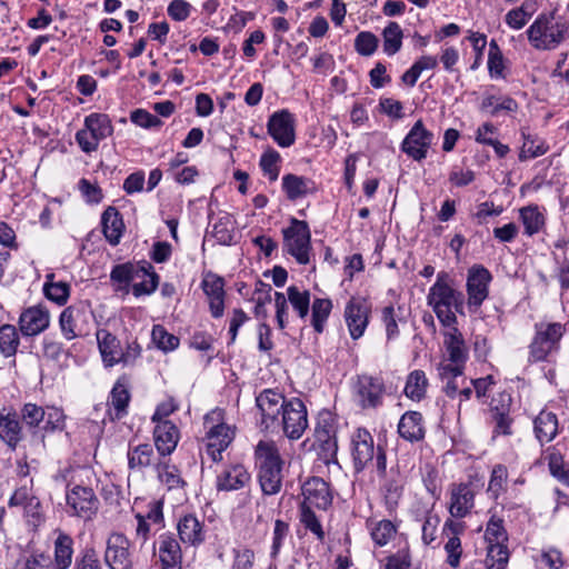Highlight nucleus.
Segmentation results:
<instances>
[{
    "mask_svg": "<svg viewBox=\"0 0 569 569\" xmlns=\"http://www.w3.org/2000/svg\"><path fill=\"white\" fill-rule=\"evenodd\" d=\"M50 325V313L42 306L24 309L19 317V328L23 336L33 337L43 332Z\"/></svg>",
    "mask_w": 569,
    "mask_h": 569,
    "instance_id": "nucleus-24",
    "label": "nucleus"
},
{
    "mask_svg": "<svg viewBox=\"0 0 569 569\" xmlns=\"http://www.w3.org/2000/svg\"><path fill=\"white\" fill-rule=\"evenodd\" d=\"M101 224L107 241L111 246H117L124 229L120 212L114 207H108L101 216Z\"/></svg>",
    "mask_w": 569,
    "mask_h": 569,
    "instance_id": "nucleus-34",
    "label": "nucleus"
},
{
    "mask_svg": "<svg viewBox=\"0 0 569 569\" xmlns=\"http://www.w3.org/2000/svg\"><path fill=\"white\" fill-rule=\"evenodd\" d=\"M280 416V427L277 431L282 430L284 436L291 440L300 439L308 427V413L305 403L298 398H292L288 400Z\"/></svg>",
    "mask_w": 569,
    "mask_h": 569,
    "instance_id": "nucleus-14",
    "label": "nucleus"
},
{
    "mask_svg": "<svg viewBox=\"0 0 569 569\" xmlns=\"http://www.w3.org/2000/svg\"><path fill=\"white\" fill-rule=\"evenodd\" d=\"M476 493L477 490L471 482L452 483L449 489L450 516L457 519L467 517L475 507Z\"/></svg>",
    "mask_w": 569,
    "mask_h": 569,
    "instance_id": "nucleus-19",
    "label": "nucleus"
},
{
    "mask_svg": "<svg viewBox=\"0 0 569 569\" xmlns=\"http://www.w3.org/2000/svg\"><path fill=\"white\" fill-rule=\"evenodd\" d=\"M158 479L168 487V489H177L182 488L186 482L180 476L178 468L173 465H170L166 460H161L158 467L156 468Z\"/></svg>",
    "mask_w": 569,
    "mask_h": 569,
    "instance_id": "nucleus-47",
    "label": "nucleus"
},
{
    "mask_svg": "<svg viewBox=\"0 0 569 569\" xmlns=\"http://www.w3.org/2000/svg\"><path fill=\"white\" fill-rule=\"evenodd\" d=\"M43 293L49 300L61 306L64 305L69 298L70 286L64 281L44 283Z\"/></svg>",
    "mask_w": 569,
    "mask_h": 569,
    "instance_id": "nucleus-54",
    "label": "nucleus"
},
{
    "mask_svg": "<svg viewBox=\"0 0 569 569\" xmlns=\"http://www.w3.org/2000/svg\"><path fill=\"white\" fill-rule=\"evenodd\" d=\"M20 345V337L14 326L2 325L0 327V352L3 357H14Z\"/></svg>",
    "mask_w": 569,
    "mask_h": 569,
    "instance_id": "nucleus-46",
    "label": "nucleus"
},
{
    "mask_svg": "<svg viewBox=\"0 0 569 569\" xmlns=\"http://www.w3.org/2000/svg\"><path fill=\"white\" fill-rule=\"evenodd\" d=\"M547 451L550 473L563 485L569 486V467L563 462L561 453L555 447H550Z\"/></svg>",
    "mask_w": 569,
    "mask_h": 569,
    "instance_id": "nucleus-49",
    "label": "nucleus"
},
{
    "mask_svg": "<svg viewBox=\"0 0 569 569\" xmlns=\"http://www.w3.org/2000/svg\"><path fill=\"white\" fill-rule=\"evenodd\" d=\"M433 141V133L429 131L421 120H418L409 130L401 143V151L415 161L426 159Z\"/></svg>",
    "mask_w": 569,
    "mask_h": 569,
    "instance_id": "nucleus-16",
    "label": "nucleus"
},
{
    "mask_svg": "<svg viewBox=\"0 0 569 569\" xmlns=\"http://www.w3.org/2000/svg\"><path fill=\"white\" fill-rule=\"evenodd\" d=\"M495 132H496V128H495L493 124H491L489 122L483 123L477 130L476 141L479 142V143H482V144L491 146L495 149L497 156L499 158H503L509 152V147L507 144L501 143L500 141H498V140H496L493 138L485 137V133L492 134Z\"/></svg>",
    "mask_w": 569,
    "mask_h": 569,
    "instance_id": "nucleus-51",
    "label": "nucleus"
},
{
    "mask_svg": "<svg viewBox=\"0 0 569 569\" xmlns=\"http://www.w3.org/2000/svg\"><path fill=\"white\" fill-rule=\"evenodd\" d=\"M533 430L540 445L552 441L558 435V418L551 411L542 410L533 420Z\"/></svg>",
    "mask_w": 569,
    "mask_h": 569,
    "instance_id": "nucleus-35",
    "label": "nucleus"
},
{
    "mask_svg": "<svg viewBox=\"0 0 569 569\" xmlns=\"http://www.w3.org/2000/svg\"><path fill=\"white\" fill-rule=\"evenodd\" d=\"M83 127L93 136L98 141H102L113 133V126L111 119L106 113L93 112L84 118Z\"/></svg>",
    "mask_w": 569,
    "mask_h": 569,
    "instance_id": "nucleus-37",
    "label": "nucleus"
},
{
    "mask_svg": "<svg viewBox=\"0 0 569 569\" xmlns=\"http://www.w3.org/2000/svg\"><path fill=\"white\" fill-rule=\"evenodd\" d=\"M428 379L422 370L409 373L405 386V395L411 400H421L427 391Z\"/></svg>",
    "mask_w": 569,
    "mask_h": 569,
    "instance_id": "nucleus-44",
    "label": "nucleus"
},
{
    "mask_svg": "<svg viewBox=\"0 0 569 569\" xmlns=\"http://www.w3.org/2000/svg\"><path fill=\"white\" fill-rule=\"evenodd\" d=\"M282 189L287 198L295 201L315 190L313 182L301 176L288 173L282 177Z\"/></svg>",
    "mask_w": 569,
    "mask_h": 569,
    "instance_id": "nucleus-36",
    "label": "nucleus"
},
{
    "mask_svg": "<svg viewBox=\"0 0 569 569\" xmlns=\"http://www.w3.org/2000/svg\"><path fill=\"white\" fill-rule=\"evenodd\" d=\"M279 161L280 154L273 149H268L260 158V168L270 181H276L279 177Z\"/></svg>",
    "mask_w": 569,
    "mask_h": 569,
    "instance_id": "nucleus-53",
    "label": "nucleus"
},
{
    "mask_svg": "<svg viewBox=\"0 0 569 569\" xmlns=\"http://www.w3.org/2000/svg\"><path fill=\"white\" fill-rule=\"evenodd\" d=\"M96 336L103 363L107 367H112L117 363H120L122 358V349L117 337L104 329L98 330Z\"/></svg>",
    "mask_w": 569,
    "mask_h": 569,
    "instance_id": "nucleus-31",
    "label": "nucleus"
},
{
    "mask_svg": "<svg viewBox=\"0 0 569 569\" xmlns=\"http://www.w3.org/2000/svg\"><path fill=\"white\" fill-rule=\"evenodd\" d=\"M379 44V39L369 31H361L355 39V48L357 52L363 57L372 56Z\"/></svg>",
    "mask_w": 569,
    "mask_h": 569,
    "instance_id": "nucleus-55",
    "label": "nucleus"
},
{
    "mask_svg": "<svg viewBox=\"0 0 569 569\" xmlns=\"http://www.w3.org/2000/svg\"><path fill=\"white\" fill-rule=\"evenodd\" d=\"M300 521L305 528L316 535L319 540H323L325 532L322 530V526L315 512L308 506L300 507Z\"/></svg>",
    "mask_w": 569,
    "mask_h": 569,
    "instance_id": "nucleus-60",
    "label": "nucleus"
},
{
    "mask_svg": "<svg viewBox=\"0 0 569 569\" xmlns=\"http://www.w3.org/2000/svg\"><path fill=\"white\" fill-rule=\"evenodd\" d=\"M212 236L221 244H230L232 242L234 234L229 217H222L213 224Z\"/></svg>",
    "mask_w": 569,
    "mask_h": 569,
    "instance_id": "nucleus-61",
    "label": "nucleus"
},
{
    "mask_svg": "<svg viewBox=\"0 0 569 569\" xmlns=\"http://www.w3.org/2000/svg\"><path fill=\"white\" fill-rule=\"evenodd\" d=\"M151 337L156 346L163 351H172L179 346V338L169 333L161 325L153 326Z\"/></svg>",
    "mask_w": 569,
    "mask_h": 569,
    "instance_id": "nucleus-52",
    "label": "nucleus"
},
{
    "mask_svg": "<svg viewBox=\"0 0 569 569\" xmlns=\"http://www.w3.org/2000/svg\"><path fill=\"white\" fill-rule=\"evenodd\" d=\"M287 403L284 396L274 389H264L256 397V405L261 416V426L266 430L274 432L279 429V417Z\"/></svg>",
    "mask_w": 569,
    "mask_h": 569,
    "instance_id": "nucleus-13",
    "label": "nucleus"
},
{
    "mask_svg": "<svg viewBox=\"0 0 569 569\" xmlns=\"http://www.w3.org/2000/svg\"><path fill=\"white\" fill-rule=\"evenodd\" d=\"M201 287L208 298L209 308L213 318H220L224 310V281L213 273L204 276Z\"/></svg>",
    "mask_w": 569,
    "mask_h": 569,
    "instance_id": "nucleus-26",
    "label": "nucleus"
},
{
    "mask_svg": "<svg viewBox=\"0 0 569 569\" xmlns=\"http://www.w3.org/2000/svg\"><path fill=\"white\" fill-rule=\"evenodd\" d=\"M565 331V326L559 322L536 323L535 336L529 346V361H543L557 351Z\"/></svg>",
    "mask_w": 569,
    "mask_h": 569,
    "instance_id": "nucleus-7",
    "label": "nucleus"
},
{
    "mask_svg": "<svg viewBox=\"0 0 569 569\" xmlns=\"http://www.w3.org/2000/svg\"><path fill=\"white\" fill-rule=\"evenodd\" d=\"M23 512L27 523L32 527L33 530H37L44 522L46 516L39 498L31 499V501L23 507Z\"/></svg>",
    "mask_w": 569,
    "mask_h": 569,
    "instance_id": "nucleus-58",
    "label": "nucleus"
},
{
    "mask_svg": "<svg viewBox=\"0 0 569 569\" xmlns=\"http://www.w3.org/2000/svg\"><path fill=\"white\" fill-rule=\"evenodd\" d=\"M398 433L409 442L423 440L426 428L422 415L418 411L405 412L398 423Z\"/></svg>",
    "mask_w": 569,
    "mask_h": 569,
    "instance_id": "nucleus-29",
    "label": "nucleus"
},
{
    "mask_svg": "<svg viewBox=\"0 0 569 569\" xmlns=\"http://www.w3.org/2000/svg\"><path fill=\"white\" fill-rule=\"evenodd\" d=\"M448 328L449 331L445 335V347L449 362L439 363L438 373L439 377L462 376L468 359V349L456 325Z\"/></svg>",
    "mask_w": 569,
    "mask_h": 569,
    "instance_id": "nucleus-9",
    "label": "nucleus"
},
{
    "mask_svg": "<svg viewBox=\"0 0 569 569\" xmlns=\"http://www.w3.org/2000/svg\"><path fill=\"white\" fill-rule=\"evenodd\" d=\"M491 273L482 266H475L468 272L467 291L470 308H479L488 297Z\"/></svg>",
    "mask_w": 569,
    "mask_h": 569,
    "instance_id": "nucleus-21",
    "label": "nucleus"
},
{
    "mask_svg": "<svg viewBox=\"0 0 569 569\" xmlns=\"http://www.w3.org/2000/svg\"><path fill=\"white\" fill-rule=\"evenodd\" d=\"M250 481V475L242 465L226 468L217 477V489L223 491L239 490Z\"/></svg>",
    "mask_w": 569,
    "mask_h": 569,
    "instance_id": "nucleus-32",
    "label": "nucleus"
},
{
    "mask_svg": "<svg viewBox=\"0 0 569 569\" xmlns=\"http://www.w3.org/2000/svg\"><path fill=\"white\" fill-rule=\"evenodd\" d=\"M204 437L201 440L200 452L206 453L213 462L222 460V452L234 439V428L226 423L224 410L214 408L203 418Z\"/></svg>",
    "mask_w": 569,
    "mask_h": 569,
    "instance_id": "nucleus-3",
    "label": "nucleus"
},
{
    "mask_svg": "<svg viewBox=\"0 0 569 569\" xmlns=\"http://www.w3.org/2000/svg\"><path fill=\"white\" fill-rule=\"evenodd\" d=\"M385 391L381 378L360 375L353 386L355 401L361 409H376L382 405Z\"/></svg>",
    "mask_w": 569,
    "mask_h": 569,
    "instance_id": "nucleus-15",
    "label": "nucleus"
},
{
    "mask_svg": "<svg viewBox=\"0 0 569 569\" xmlns=\"http://www.w3.org/2000/svg\"><path fill=\"white\" fill-rule=\"evenodd\" d=\"M485 539L487 541L486 565L488 569H506L510 552L507 546L508 533L502 519L491 517L487 523Z\"/></svg>",
    "mask_w": 569,
    "mask_h": 569,
    "instance_id": "nucleus-6",
    "label": "nucleus"
},
{
    "mask_svg": "<svg viewBox=\"0 0 569 569\" xmlns=\"http://www.w3.org/2000/svg\"><path fill=\"white\" fill-rule=\"evenodd\" d=\"M23 438L19 416L16 412L2 409L0 411V439L14 450Z\"/></svg>",
    "mask_w": 569,
    "mask_h": 569,
    "instance_id": "nucleus-28",
    "label": "nucleus"
},
{
    "mask_svg": "<svg viewBox=\"0 0 569 569\" xmlns=\"http://www.w3.org/2000/svg\"><path fill=\"white\" fill-rule=\"evenodd\" d=\"M44 416L41 429L44 432H54L64 428V413L61 409L56 407H48L44 409Z\"/></svg>",
    "mask_w": 569,
    "mask_h": 569,
    "instance_id": "nucleus-57",
    "label": "nucleus"
},
{
    "mask_svg": "<svg viewBox=\"0 0 569 569\" xmlns=\"http://www.w3.org/2000/svg\"><path fill=\"white\" fill-rule=\"evenodd\" d=\"M258 480L264 495L280 492L283 479V460L273 441H259L254 450Z\"/></svg>",
    "mask_w": 569,
    "mask_h": 569,
    "instance_id": "nucleus-2",
    "label": "nucleus"
},
{
    "mask_svg": "<svg viewBox=\"0 0 569 569\" xmlns=\"http://www.w3.org/2000/svg\"><path fill=\"white\" fill-rule=\"evenodd\" d=\"M74 569H102L96 550L92 548L84 549L81 557L77 559Z\"/></svg>",
    "mask_w": 569,
    "mask_h": 569,
    "instance_id": "nucleus-64",
    "label": "nucleus"
},
{
    "mask_svg": "<svg viewBox=\"0 0 569 569\" xmlns=\"http://www.w3.org/2000/svg\"><path fill=\"white\" fill-rule=\"evenodd\" d=\"M303 502L301 506L326 510L332 502L329 485L321 478L312 477L302 486Z\"/></svg>",
    "mask_w": 569,
    "mask_h": 569,
    "instance_id": "nucleus-23",
    "label": "nucleus"
},
{
    "mask_svg": "<svg viewBox=\"0 0 569 569\" xmlns=\"http://www.w3.org/2000/svg\"><path fill=\"white\" fill-rule=\"evenodd\" d=\"M130 541L119 532H112L107 539L104 561L110 569H131Z\"/></svg>",
    "mask_w": 569,
    "mask_h": 569,
    "instance_id": "nucleus-20",
    "label": "nucleus"
},
{
    "mask_svg": "<svg viewBox=\"0 0 569 569\" xmlns=\"http://www.w3.org/2000/svg\"><path fill=\"white\" fill-rule=\"evenodd\" d=\"M268 133L281 148H288L295 143V117L288 110L272 113L267 123Z\"/></svg>",
    "mask_w": 569,
    "mask_h": 569,
    "instance_id": "nucleus-18",
    "label": "nucleus"
},
{
    "mask_svg": "<svg viewBox=\"0 0 569 569\" xmlns=\"http://www.w3.org/2000/svg\"><path fill=\"white\" fill-rule=\"evenodd\" d=\"M21 417L29 427H40L46 418L44 409L34 403H26L22 408Z\"/></svg>",
    "mask_w": 569,
    "mask_h": 569,
    "instance_id": "nucleus-63",
    "label": "nucleus"
},
{
    "mask_svg": "<svg viewBox=\"0 0 569 569\" xmlns=\"http://www.w3.org/2000/svg\"><path fill=\"white\" fill-rule=\"evenodd\" d=\"M154 446L159 456H170L177 448L180 432L172 421H160L153 430Z\"/></svg>",
    "mask_w": 569,
    "mask_h": 569,
    "instance_id": "nucleus-27",
    "label": "nucleus"
},
{
    "mask_svg": "<svg viewBox=\"0 0 569 569\" xmlns=\"http://www.w3.org/2000/svg\"><path fill=\"white\" fill-rule=\"evenodd\" d=\"M67 512L82 520H91L98 512L100 501L90 487L77 485L67 490Z\"/></svg>",
    "mask_w": 569,
    "mask_h": 569,
    "instance_id": "nucleus-12",
    "label": "nucleus"
},
{
    "mask_svg": "<svg viewBox=\"0 0 569 569\" xmlns=\"http://www.w3.org/2000/svg\"><path fill=\"white\" fill-rule=\"evenodd\" d=\"M349 450L355 472H362L371 463L375 465L380 477L386 475V451L382 447L375 445L373 436L368 429L357 428L351 433Z\"/></svg>",
    "mask_w": 569,
    "mask_h": 569,
    "instance_id": "nucleus-4",
    "label": "nucleus"
},
{
    "mask_svg": "<svg viewBox=\"0 0 569 569\" xmlns=\"http://www.w3.org/2000/svg\"><path fill=\"white\" fill-rule=\"evenodd\" d=\"M367 526L370 529L372 540L379 547L388 545L392 539H395L398 532V527L387 519L368 521Z\"/></svg>",
    "mask_w": 569,
    "mask_h": 569,
    "instance_id": "nucleus-39",
    "label": "nucleus"
},
{
    "mask_svg": "<svg viewBox=\"0 0 569 569\" xmlns=\"http://www.w3.org/2000/svg\"><path fill=\"white\" fill-rule=\"evenodd\" d=\"M131 396L127 386L117 381L110 392L108 406L114 410V418L121 419L127 415V408L130 402Z\"/></svg>",
    "mask_w": 569,
    "mask_h": 569,
    "instance_id": "nucleus-40",
    "label": "nucleus"
},
{
    "mask_svg": "<svg viewBox=\"0 0 569 569\" xmlns=\"http://www.w3.org/2000/svg\"><path fill=\"white\" fill-rule=\"evenodd\" d=\"M480 109L489 112L490 116L497 117L500 112H515L518 109V103L510 97H498L488 94L483 97Z\"/></svg>",
    "mask_w": 569,
    "mask_h": 569,
    "instance_id": "nucleus-42",
    "label": "nucleus"
},
{
    "mask_svg": "<svg viewBox=\"0 0 569 569\" xmlns=\"http://www.w3.org/2000/svg\"><path fill=\"white\" fill-rule=\"evenodd\" d=\"M492 420L495 422L493 433L508 436L511 433L512 419L509 416V411L506 408L501 410L495 408L492 410Z\"/></svg>",
    "mask_w": 569,
    "mask_h": 569,
    "instance_id": "nucleus-62",
    "label": "nucleus"
},
{
    "mask_svg": "<svg viewBox=\"0 0 569 569\" xmlns=\"http://www.w3.org/2000/svg\"><path fill=\"white\" fill-rule=\"evenodd\" d=\"M153 548L161 563V569H181L182 551L173 535H160Z\"/></svg>",
    "mask_w": 569,
    "mask_h": 569,
    "instance_id": "nucleus-22",
    "label": "nucleus"
},
{
    "mask_svg": "<svg viewBox=\"0 0 569 569\" xmlns=\"http://www.w3.org/2000/svg\"><path fill=\"white\" fill-rule=\"evenodd\" d=\"M283 250L292 256L299 264L310 262L311 233L303 220L292 218L290 226L282 230Z\"/></svg>",
    "mask_w": 569,
    "mask_h": 569,
    "instance_id": "nucleus-8",
    "label": "nucleus"
},
{
    "mask_svg": "<svg viewBox=\"0 0 569 569\" xmlns=\"http://www.w3.org/2000/svg\"><path fill=\"white\" fill-rule=\"evenodd\" d=\"M403 32L396 21H390L382 30V47L387 56H393L400 51L402 47Z\"/></svg>",
    "mask_w": 569,
    "mask_h": 569,
    "instance_id": "nucleus-41",
    "label": "nucleus"
},
{
    "mask_svg": "<svg viewBox=\"0 0 569 569\" xmlns=\"http://www.w3.org/2000/svg\"><path fill=\"white\" fill-rule=\"evenodd\" d=\"M530 44L537 50H553L569 38V21L555 11L540 13L527 29Z\"/></svg>",
    "mask_w": 569,
    "mask_h": 569,
    "instance_id": "nucleus-1",
    "label": "nucleus"
},
{
    "mask_svg": "<svg viewBox=\"0 0 569 569\" xmlns=\"http://www.w3.org/2000/svg\"><path fill=\"white\" fill-rule=\"evenodd\" d=\"M73 555V540L72 538L60 532L54 540V568L53 569H68L72 562Z\"/></svg>",
    "mask_w": 569,
    "mask_h": 569,
    "instance_id": "nucleus-38",
    "label": "nucleus"
},
{
    "mask_svg": "<svg viewBox=\"0 0 569 569\" xmlns=\"http://www.w3.org/2000/svg\"><path fill=\"white\" fill-rule=\"evenodd\" d=\"M520 218L525 226V231L527 234L532 236L542 228L545 224V217L539 211L538 207H526L520 210Z\"/></svg>",
    "mask_w": 569,
    "mask_h": 569,
    "instance_id": "nucleus-50",
    "label": "nucleus"
},
{
    "mask_svg": "<svg viewBox=\"0 0 569 569\" xmlns=\"http://www.w3.org/2000/svg\"><path fill=\"white\" fill-rule=\"evenodd\" d=\"M332 310L330 299L316 298L311 306V325L317 333H321L325 329L327 319Z\"/></svg>",
    "mask_w": 569,
    "mask_h": 569,
    "instance_id": "nucleus-45",
    "label": "nucleus"
},
{
    "mask_svg": "<svg viewBox=\"0 0 569 569\" xmlns=\"http://www.w3.org/2000/svg\"><path fill=\"white\" fill-rule=\"evenodd\" d=\"M146 276V271L141 262H126L113 266L110 272V280L117 283V290L129 291V284L137 279Z\"/></svg>",
    "mask_w": 569,
    "mask_h": 569,
    "instance_id": "nucleus-30",
    "label": "nucleus"
},
{
    "mask_svg": "<svg viewBox=\"0 0 569 569\" xmlns=\"http://www.w3.org/2000/svg\"><path fill=\"white\" fill-rule=\"evenodd\" d=\"M93 319V311L88 301H78L67 307L59 317V326L67 340L88 332L90 322Z\"/></svg>",
    "mask_w": 569,
    "mask_h": 569,
    "instance_id": "nucleus-11",
    "label": "nucleus"
},
{
    "mask_svg": "<svg viewBox=\"0 0 569 569\" xmlns=\"http://www.w3.org/2000/svg\"><path fill=\"white\" fill-rule=\"evenodd\" d=\"M337 426L336 419L329 411L318 416L315 428V443L318 457L326 463L337 462Z\"/></svg>",
    "mask_w": 569,
    "mask_h": 569,
    "instance_id": "nucleus-10",
    "label": "nucleus"
},
{
    "mask_svg": "<svg viewBox=\"0 0 569 569\" xmlns=\"http://www.w3.org/2000/svg\"><path fill=\"white\" fill-rule=\"evenodd\" d=\"M161 457L158 451L154 452L150 443L130 445L127 452L128 468L134 472H142L149 467L156 469L161 461Z\"/></svg>",
    "mask_w": 569,
    "mask_h": 569,
    "instance_id": "nucleus-25",
    "label": "nucleus"
},
{
    "mask_svg": "<svg viewBox=\"0 0 569 569\" xmlns=\"http://www.w3.org/2000/svg\"><path fill=\"white\" fill-rule=\"evenodd\" d=\"M141 266L146 271V276L137 279L136 282L133 281L132 293L136 297L151 295L156 291L159 284V276L153 270L152 264L147 261H142Z\"/></svg>",
    "mask_w": 569,
    "mask_h": 569,
    "instance_id": "nucleus-43",
    "label": "nucleus"
},
{
    "mask_svg": "<svg viewBox=\"0 0 569 569\" xmlns=\"http://www.w3.org/2000/svg\"><path fill=\"white\" fill-rule=\"evenodd\" d=\"M287 296L292 308L297 311L301 319H305L310 309V292L308 290H299L295 286H290L287 289Z\"/></svg>",
    "mask_w": 569,
    "mask_h": 569,
    "instance_id": "nucleus-48",
    "label": "nucleus"
},
{
    "mask_svg": "<svg viewBox=\"0 0 569 569\" xmlns=\"http://www.w3.org/2000/svg\"><path fill=\"white\" fill-rule=\"evenodd\" d=\"M177 529L179 538L183 543L197 546L204 540L203 525L193 515H186L180 518Z\"/></svg>",
    "mask_w": 569,
    "mask_h": 569,
    "instance_id": "nucleus-33",
    "label": "nucleus"
},
{
    "mask_svg": "<svg viewBox=\"0 0 569 569\" xmlns=\"http://www.w3.org/2000/svg\"><path fill=\"white\" fill-rule=\"evenodd\" d=\"M427 299L428 305L432 307L438 320L445 327H452L457 323L456 313H465L463 293L453 289L441 274L429 289Z\"/></svg>",
    "mask_w": 569,
    "mask_h": 569,
    "instance_id": "nucleus-5",
    "label": "nucleus"
},
{
    "mask_svg": "<svg viewBox=\"0 0 569 569\" xmlns=\"http://www.w3.org/2000/svg\"><path fill=\"white\" fill-rule=\"evenodd\" d=\"M503 56L502 52L496 42V40H491L489 43V53H488V69L491 77L500 78L503 77Z\"/></svg>",
    "mask_w": 569,
    "mask_h": 569,
    "instance_id": "nucleus-56",
    "label": "nucleus"
},
{
    "mask_svg": "<svg viewBox=\"0 0 569 569\" xmlns=\"http://www.w3.org/2000/svg\"><path fill=\"white\" fill-rule=\"evenodd\" d=\"M371 306L361 297H352L345 308V321L353 340L361 338L368 327Z\"/></svg>",
    "mask_w": 569,
    "mask_h": 569,
    "instance_id": "nucleus-17",
    "label": "nucleus"
},
{
    "mask_svg": "<svg viewBox=\"0 0 569 569\" xmlns=\"http://www.w3.org/2000/svg\"><path fill=\"white\" fill-rule=\"evenodd\" d=\"M14 569H52V560L49 555L33 552L24 560L18 561Z\"/></svg>",
    "mask_w": 569,
    "mask_h": 569,
    "instance_id": "nucleus-59",
    "label": "nucleus"
}]
</instances>
